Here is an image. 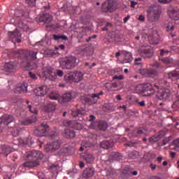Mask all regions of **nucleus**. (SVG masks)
<instances>
[{
    "instance_id": "obj_48",
    "label": "nucleus",
    "mask_w": 179,
    "mask_h": 179,
    "mask_svg": "<svg viewBox=\"0 0 179 179\" xmlns=\"http://www.w3.org/2000/svg\"><path fill=\"white\" fill-rule=\"evenodd\" d=\"M136 103L137 104L140 105V106H141V107H144V106H146L145 100H143V101H140L139 99H136Z\"/></svg>"
},
{
    "instance_id": "obj_6",
    "label": "nucleus",
    "mask_w": 179,
    "mask_h": 179,
    "mask_svg": "<svg viewBox=\"0 0 179 179\" xmlns=\"http://www.w3.org/2000/svg\"><path fill=\"white\" fill-rule=\"evenodd\" d=\"M136 90L140 92V93H143V96H152L155 93V90L150 83L143 85H138L136 87Z\"/></svg>"
},
{
    "instance_id": "obj_1",
    "label": "nucleus",
    "mask_w": 179,
    "mask_h": 179,
    "mask_svg": "<svg viewBox=\"0 0 179 179\" xmlns=\"http://www.w3.org/2000/svg\"><path fill=\"white\" fill-rule=\"evenodd\" d=\"M37 52L29 51V50H19L16 52V56L20 57L24 61L27 62V69L33 71V69H36L37 64L33 62H29V59L35 60L36 59Z\"/></svg>"
},
{
    "instance_id": "obj_27",
    "label": "nucleus",
    "mask_w": 179,
    "mask_h": 179,
    "mask_svg": "<svg viewBox=\"0 0 179 179\" xmlns=\"http://www.w3.org/2000/svg\"><path fill=\"white\" fill-rule=\"evenodd\" d=\"M15 67L12 63L6 64L4 66V71L5 72H8L12 73L15 71Z\"/></svg>"
},
{
    "instance_id": "obj_36",
    "label": "nucleus",
    "mask_w": 179,
    "mask_h": 179,
    "mask_svg": "<svg viewBox=\"0 0 179 179\" xmlns=\"http://www.w3.org/2000/svg\"><path fill=\"white\" fill-rule=\"evenodd\" d=\"M72 99V94L71 92H66L62 96L63 102H69Z\"/></svg>"
},
{
    "instance_id": "obj_30",
    "label": "nucleus",
    "mask_w": 179,
    "mask_h": 179,
    "mask_svg": "<svg viewBox=\"0 0 179 179\" xmlns=\"http://www.w3.org/2000/svg\"><path fill=\"white\" fill-rule=\"evenodd\" d=\"M36 121V117L34 116V117L25 119L22 122V124L25 126L30 125L34 123Z\"/></svg>"
},
{
    "instance_id": "obj_13",
    "label": "nucleus",
    "mask_w": 179,
    "mask_h": 179,
    "mask_svg": "<svg viewBox=\"0 0 179 179\" xmlns=\"http://www.w3.org/2000/svg\"><path fill=\"white\" fill-rule=\"evenodd\" d=\"M140 74L145 77H155L157 76V71L153 69H140Z\"/></svg>"
},
{
    "instance_id": "obj_23",
    "label": "nucleus",
    "mask_w": 179,
    "mask_h": 179,
    "mask_svg": "<svg viewBox=\"0 0 179 179\" xmlns=\"http://www.w3.org/2000/svg\"><path fill=\"white\" fill-rule=\"evenodd\" d=\"M81 157H83V159L87 163V164H92L94 162L95 157L92 154H84L81 155Z\"/></svg>"
},
{
    "instance_id": "obj_49",
    "label": "nucleus",
    "mask_w": 179,
    "mask_h": 179,
    "mask_svg": "<svg viewBox=\"0 0 179 179\" xmlns=\"http://www.w3.org/2000/svg\"><path fill=\"white\" fill-rule=\"evenodd\" d=\"M112 27V24L110 22H107L104 27H102V31H108V28Z\"/></svg>"
},
{
    "instance_id": "obj_43",
    "label": "nucleus",
    "mask_w": 179,
    "mask_h": 179,
    "mask_svg": "<svg viewBox=\"0 0 179 179\" xmlns=\"http://www.w3.org/2000/svg\"><path fill=\"white\" fill-rule=\"evenodd\" d=\"M162 60V62L166 64H172L173 62V58L171 57H165V58H162L160 59Z\"/></svg>"
},
{
    "instance_id": "obj_62",
    "label": "nucleus",
    "mask_w": 179,
    "mask_h": 179,
    "mask_svg": "<svg viewBox=\"0 0 179 179\" xmlns=\"http://www.w3.org/2000/svg\"><path fill=\"white\" fill-rule=\"evenodd\" d=\"M129 19H130V15H127V17H125L123 19L124 23L126 24L129 21Z\"/></svg>"
},
{
    "instance_id": "obj_16",
    "label": "nucleus",
    "mask_w": 179,
    "mask_h": 179,
    "mask_svg": "<svg viewBox=\"0 0 179 179\" xmlns=\"http://www.w3.org/2000/svg\"><path fill=\"white\" fill-rule=\"evenodd\" d=\"M10 38L12 39V42H17L18 43L22 42L21 36L22 34L18 31H13V32H8Z\"/></svg>"
},
{
    "instance_id": "obj_31",
    "label": "nucleus",
    "mask_w": 179,
    "mask_h": 179,
    "mask_svg": "<svg viewBox=\"0 0 179 179\" xmlns=\"http://www.w3.org/2000/svg\"><path fill=\"white\" fill-rule=\"evenodd\" d=\"M64 80L69 83H74L73 72L69 73L64 76Z\"/></svg>"
},
{
    "instance_id": "obj_29",
    "label": "nucleus",
    "mask_w": 179,
    "mask_h": 179,
    "mask_svg": "<svg viewBox=\"0 0 179 179\" xmlns=\"http://www.w3.org/2000/svg\"><path fill=\"white\" fill-rule=\"evenodd\" d=\"M103 94V91H100L99 93L92 94L90 97V101L94 100V103H95L99 99H100V96Z\"/></svg>"
},
{
    "instance_id": "obj_12",
    "label": "nucleus",
    "mask_w": 179,
    "mask_h": 179,
    "mask_svg": "<svg viewBox=\"0 0 179 179\" xmlns=\"http://www.w3.org/2000/svg\"><path fill=\"white\" fill-rule=\"evenodd\" d=\"M48 92L49 88L45 85L37 87L34 90V93L37 96H43L46 95Z\"/></svg>"
},
{
    "instance_id": "obj_20",
    "label": "nucleus",
    "mask_w": 179,
    "mask_h": 179,
    "mask_svg": "<svg viewBox=\"0 0 179 179\" xmlns=\"http://www.w3.org/2000/svg\"><path fill=\"white\" fill-rule=\"evenodd\" d=\"M154 55V51L152 48H144L141 50V52H140V55L143 57L144 58H150L152 57Z\"/></svg>"
},
{
    "instance_id": "obj_61",
    "label": "nucleus",
    "mask_w": 179,
    "mask_h": 179,
    "mask_svg": "<svg viewBox=\"0 0 179 179\" xmlns=\"http://www.w3.org/2000/svg\"><path fill=\"white\" fill-rule=\"evenodd\" d=\"M173 144L175 145V146H176L177 148H179V139H176L173 141Z\"/></svg>"
},
{
    "instance_id": "obj_32",
    "label": "nucleus",
    "mask_w": 179,
    "mask_h": 179,
    "mask_svg": "<svg viewBox=\"0 0 179 179\" xmlns=\"http://www.w3.org/2000/svg\"><path fill=\"white\" fill-rule=\"evenodd\" d=\"M52 17L50 15H43V17H40V21L42 22H45L46 24L50 23L52 22Z\"/></svg>"
},
{
    "instance_id": "obj_15",
    "label": "nucleus",
    "mask_w": 179,
    "mask_h": 179,
    "mask_svg": "<svg viewBox=\"0 0 179 179\" xmlns=\"http://www.w3.org/2000/svg\"><path fill=\"white\" fill-rule=\"evenodd\" d=\"M49 131V127L46 124H42L38 129L35 131V133L40 136H44L47 134Z\"/></svg>"
},
{
    "instance_id": "obj_58",
    "label": "nucleus",
    "mask_w": 179,
    "mask_h": 179,
    "mask_svg": "<svg viewBox=\"0 0 179 179\" xmlns=\"http://www.w3.org/2000/svg\"><path fill=\"white\" fill-rule=\"evenodd\" d=\"M135 132H138V136L141 135L143 133V131L142 129H136Z\"/></svg>"
},
{
    "instance_id": "obj_64",
    "label": "nucleus",
    "mask_w": 179,
    "mask_h": 179,
    "mask_svg": "<svg viewBox=\"0 0 179 179\" xmlns=\"http://www.w3.org/2000/svg\"><path fill=\"white\" fill-rule=\"evenodd\" d=\"M3 179H11V175H10V174H6V175L3 176Z\"/></svg>"
},
{
    "instance_id": "obj_54",
    "label": "nucleus",
    "mask_w": 179,
    "mask_h": 179,
    "mask_svg": "<svg viewBox=\"0 0 179 179\" xmlns=\"http://www.w3.org/2000/svg\"><path fill=\"white\" fill-rule=\"evenodd\" d=\"M105 87L108 91H114L111 84L106 83Z\"/></svg>"
},
{
    "instance_id": "obj_37",
    "label": "nucleus",
    "mask_w": 179,
    "mask_h": 179,
    "mask_svg": "<svg viewBox=\"0 0 179 179\" xmlns=\"http://www.w3.org/2000/svg\"><path fill=\"white\" fill-rule=\"evenodd\" d=\"M27 108L30 113L34 115H37L38 113V109L36 105H28Z\"/></svg>"
},
{
    "instance_id": "obj_59",
    "label": "nucleus",
    "mask_w": 179,
    "mask_h": 179,
    "mask_svg": "<svg viewBox=\"0 0 179 179\" xmlns=\"http://www.w3.org/2000/svg\"><path fill=\"white\" fill-rule=\"evenodd\" d=\"M138 4V3L136 1H131V7L132 8H134L135 6Z\"/></svg>"
},
{
    "instance_id": "obj_8",
    "label": "nucleus",
    "mask_w": 179,
    "mask_h": 179,
    "mask_svg": "<svg viewBox=\"0 0 179 179\" xmlns=\"http://www.w3.org/2000/svg\"><path fill=\"white\" fill-rule=\"evenodd\" d=\"M79 54L90 56L94 53V49L89 45L79 46L77 49Z\"/></svg>"
},
{
    "instance_id": "obj_45",
    "label": "nucleus",
    "mask_w": 179,
    "mask_h": 179,
    "mask_svg": "<svg viewBox=\"0 0 179 179\" xmlns=\"http://www.w3.org/2000/svg\"><path fill=\"white\" fill-rule=\"evenodd\" d=\"M36 0H25V3L29 7H34L36 6Z\"/></svg>"
},
{
    "instance_id": "obj_47",
    "label": "nucleus",
    "mask_w": 179,
    "mask_h": 179,
    "mask_svg": "<svg viewBox=\"0 0 179 179\" xmlns=\"http://www.w3.org/2000/svg\"><path fill=\"white\" fill-rule=\"evenodd\" d=\"M149 141L151 143H155V142H157V141H159V138H157V136H152L150 138Z\"/></svg>"
},
{
    "instance_id": "obj_14",
    "label": "nucleus",
    "mask_w": 179,
    "mask_h": 179,
    "mask_svg": "<svg viewBox=\"0 0 179 179\" xmlns=\"http://www.w3.org/2000/svg\"><path fill=\"white\" fill-rule=\"evenodd\" d=\"M90 127L92 129L106 131V129H107V122L104 121L96 122L92 123L90 125Z\"/></svg>"
},
{
    "instance_id": "obj_22",
    "label": "nucleus",
    "mask_w": 179,
    "mask_h": 179,
    "mask_svg": "<svg viewBox=\"0 0 179 179\" xmlns=\"http://www.w3.org/2000/svg\"><path fill=\"white\" fill-rule=\"evenodd\" d=\"M148 39L152 45L159 44V35L158 34H151L148 36Z\"/></svg>"
},
{
    "instance_id": "obj_46",
    "label": "nucleus",
    "mask_w": 179,
    "mask_h": 179,
    "mask_svg": "<svg viewBox=\"0 0 179 179\" xmlns=\"http://www.w3.org/2000/svg\"><path fill=\"white\" fill-rule=\"evenodd\" d=\"M45 54L47 55L49 57H54L55 55V54L53 52V50H46L45 51Z\"/></svg>"
},
{
    "instance_id": "obj_2",
    "label": "nucleus",
    "mask_w": 179,
    "mask_h": 179,
    "mask_svg": "<svg viewBox=\"0 0 179 179\" xmlns=\"http://www.w3.org/2000/svg\"><path fill=\"white\" fill-rule=\"evenodd\" d=\"M29 161H27L23 164V166L26 168H34L39 165L38 159H42L44 157L41 151L31 150L28 151L26 155Z\"/></svg>"
},
{
    "instance_id": "obj_42",
    "label": "nucleus",
    "mask_w": 179,
    "mask_h": 179,
    "mask_svg": "<svg viewBox=\"0 0 179 179\" xmlns=\"http://www.w3.org/2000/svg\"><path fill=\"white\" fill-rule=\"evenodd\" d=\"M139 157V152L138 151H132L129 153V157L131 159H136Z\"/></svg>"
},
{
    "instance_id": "obj_44",
    "label": "nucleus",
    "mask_w": 179,
    "mask_h": 179,
    "mask_svg": "<svg viewBox=\"0 0 179 179\" xmlns=\"http://www.w3.org/2000/svg\"><path fill=\"white\" fill-rule=\"evenodd\" d=\"M54 39L55 41H59L60 39L67 41L68 38L66 36H65V35H54Z\"/></svg>"
},
{
    "instance_id": "obj_5",
    "label": "nucleus",
    "mask_w": 179,
    "mask_h": 179,
    "mask_svg": "<svg viewBox=\"0 0 179 179\" xmlns=\"http://www.w3.org/2000/svg\"><path fill=\"white\" fill-rule=\"evenodd\" d=\"M60 66L62 69H73L75 66H77V58L74 56H68L62 58L60 61Z\"/></svg>"
},
{
    "instance_id": "obj_24",
    "label": "nucleus",
    "mask_w": 179,
    "mask_h": 179,
    "mask_svg": "<svg viewBox=\"0 0 179 179\" xmlns=\"http://www.w3.org/2000/svg\"><path fill=\"white\" fill-rule=\"evenodd\" d=\"M73 83H79L83 80V74L80 71L73 72Z\"/></svg>"
},
{
    "instance_id": "obj_28",
    "label": "nucleus",
    "mask_w": 179,
    "mask_h": 179,
    "mask_svg": "<svg viewBox=\"0 0 179 179\" xmlns=\"http://www.w3.org/2000/svg\"><path fill=\"white\" fill-rule=\"evenodd\" d=\"M110 158L113 161H120L122 159V155L119 152H112Z\"/></svg>"
},
{
    "instance_id": "obj_50",
    "label": "nucleus",
    "mask_w": 179,
    "mask_h": 179,
    "mask_svg": "<svg viewBox=\"0 0 179 179\" xmlns=\"http://www.w3.org/2000/svg\"><path fill=\"white\" fill-rule=\"evenodd\" d=\"M120 85V81H115L114 83H112L111 86L112 88H117L119 87V85Z\"/></svg>"
},
{
    "instance_id": "obj_25",
    "label": "nucleus",
    "mask_w": 179,
    "mask_h": 179,
    "mask_svg": "<svg viewBox=\"0 0 179 179\" xmlns=\"http://www.w3.org/2000/svg\"><path fill=\"white\" fill-rule=\"evenodd\" d=\"M13 120L14 117L12 115H3L1 117V122H3L6 125H8V124L13 122Z\"/></svg>"
},
{
    "instance_id": "obj_57",
    "label": "nucleus",
    "mask_w": 179,
    "mask_h": 179,
    "mask_svg": "<svg viewBox=\"0 0 179 179\" xmlns=\"http://www.w3.org/2000/svg\"><path fill=\"white\" fill-rule=\"evenodd\" d=\"M141 62H142V58H141V57L136 58V59H135V64L136 65L141 64H142Z\"/></svg>"
},
{
    "instance_id": "obj_26",
    "label": "nucleus",
    "mask_w": 179,
    "mask_h": 179,
    "mask_svg": "<svg viewBox=\"0 0 179 179\" xmlns=\"http://www.w3.org/2000/svg\"><path fill=\"white\" fill-rule=\"evenodd\" d=\"M15 92L20 94L26 93L27 92V85L25 83L17 85Z\"/></svg>"
},
{
    "instance_id": "obj_39",
    "label": "nucleus",
    "mask_w": 179,
    "mask_h": 179,
    "mask_svg": "<svg viewBox=\"0 0 179 179\" xmlns=\"http://www.w3.org/2000/svg\"><path fill=\"white\" fill-rule=\"evenodd\" d=\"M20 143H22L23 145H33V143H34V139L33 138H29L27 140H25V141L20 139Z\"/></svg>"
},
{
    "instance_id": "obj_34",
    "label": "nucleus",
    "mask_w": 179,
    "mask_h": 179,
    "mask_svg": "<svg viewBox=\"0 0 179 179\" xmlns=\"http://www.w3.org/2000/svg\"><path fill=\"white\" fill-rule=\"evenodd\" d=\"M70 127L77 130H80L83 128V126L80 123L76 122H70Z\"/></svg>"
},
{
    "instance_id": "obj_3",
    "label": "nucleus",
    "mask_w": 179,
    "mask_h": 179,
    "mask_svg": "<svg viewBox=\"0 0 179 179\" xmlns=\"http://www.w3.org/2000/svg\"><path fill=\"white\" fill-rule=\"evenodd\" d=\"M162 15V8L159 5L150 6L148 10L147 18L150 23H156L159 20Z\"/></svg>"
},
{
    "instance_id": "obj_17",
    "label": "nucleus",
    "mask_w": 179,
    "mask_h": 179,
    "mask_svg": "<svg viewBox=\"0 0 179 179\" xmlns=\"http://www.w3.org/2000/svg\"><path fill=\"white\" fill-rule=\"evenodd\" d=\"M166 78L172 81L178 80L179 79V69H176L166 73Z\"/></svg>"
},
{
    "instance_id": "obj_53",
    "label": "nucleus",
    "mask_w": 179,
    "mask_h": 179,
    "mask_svg": "<svg viewBox=\"0 0 179 179\" xmlns=\"http://www.w3.org/2000/svg\"><path fill=\"white\" fill-rule=\"evenodd\" d=\"M56 76H59L60 78H62L64 76V73L62 70H57L56 73Z\"/></svg>"
},
{
    "instance_id": "obj_51",
    "label": "nucleus",
    "mask_w": 179,
    "mask_h": 179,
    "mask_svg": "<svg viewBox=\"0 0 179 179\" xmlns=\"http://www.w3.org/2000/svg\"><path fill=\"white\" fill-rule=\"evenodd\" d=\"M29 76L32 79V80H36L38 79L37 76L33 73L31 71H29Z\"/></svg>"
},
{
    "instance_id": "obj_21",
    "label": "nucleus",
    "mask_w": 179,
    "mask_h": 179,
    "mask_svg": "<svg viewBox=\"0 0 179 179\" xmlns=\"http://www.w3.org/2000/svg\"><path fill=\"white\" fill-rule=\"evenodd\" d=\"M70 113L73 117H75V118H77L78 117H81V119H79V120L82 121L83 120L82 117L86 114V111L84 110V109H82L81 110H78L76 111L71 110Z\"/></svg>"
},
{
    "instance_id": "obj_7",
    "label": "nucleus",
    "mask_w": 179,
    "mask_h": 179,
    "mask_svg": "<svg viewBox=\"0 0 179 179\" xmlns=\"http://www.w3.org/2000/svg\"><path fill=\"white\" fill-rule=\"evenodd\" d=\"M117 9V3L115 0H108L102 4L101 10L103 13H113Z\"/></svg>"
},
{
    "instance_id": "obj_63",
    "label": "nucleus",
    "mask_w": 179,
    "mask_h": 179,
    "mask_svg": "<svg viewBox=\"0 0 179 179\" xmlns=\"http://www.w3.org/2000/svg\"><path fill=\"white\" fill-rule=\"evenodd\" d=\"M138 21L144 22L145 21V17L143 15L138 16Z\"/></svg>"
},
{
    "instance_id": "obj_40",
    "label": "nucleus",
    "mask_w": 179,
    "mask_h": 179,
    "mask_svg": "<svg viewBox=\"0 0 179 179\" xmlns=\"http://www.w3.org/2000/svg\"><path fill=\"white\" fill-rule=\"evenodd\" d=\"M60 96V94L57 92H52L49 95V97L51 100H58Z\"/></svg>"
},
{
    "instance_id": "obj_9",
    "label": "nucleus",
    "mask_w": 179,
    "mask_h": 179,
    "mask_svg": "<svg viewBox=\"0 0 179 179\" xmlns=\"http://www.w3.org/2000/svg\"><path fill=\"white\" fill-rule=\"evenodd\" d=\"M43 76L46 79L54 81L57 79V75L55 72L52 71L51 67H45L43 69Z\"/></svg>"
},
{
    "instance_id": "obj_10",
    "label": "nucleus",
    "mask_w": 179,
    "mask_h": 179,
    "mask_svg": "<svg viewBox=\"0 0 179 179\" xmlns=\"http://www.w3.org/2000/svg\"><path fill=\"white\" fill-rule=\"evenodd\" d=\"M171 96V90L169 89H162L157 91V98L159 100L168 99Z\"/></svg>"
},
{
    "instance_id": "obj_19",
    "label": "nucleus",
    "mask_w": 179,
    "mask_h": 179,
    "mask_svg": "<svg viewBox=\"0 0 179 179\" xmlns=\"http://www.w3.org/2000/svg\"><path fill=\"white\" fill-rule=\"evenodd\" d=\"M95 175V169L94 167L86 168L83 173L84 178H90Z\"/></svg>"
},
{
    "instance_id": "obj_4",
    "label": "nucleus",
    "mask_w": 179,
    "mask_h": 179,
    "mask_svg": "<svg viewBox=\"0 0 179 179\" xmlns=\"http://www.w3.org/2000/svg\"><path fill=\"white\" fill-rule=\"evenodd\" d=\"M50 138L52 139V143L47 144L45 150L47 152L57 151L62 145L61 140L57 139V133L52 132L50 134Z\"/></svg>"
},
{
    "instance_id": "obj_52",
    "label": "nucleus",
    "mask_w": 179,
    "mask_h": 179,
    "mask_svg": "<svg viewBox=\"0 0 179 179\" xmlns=\"http://www.w3.org/2000/svg\"><path fill=\"white\" fill-rule=\"evenodd\" d=\"M20 134V129H13V131H12V134L13 136H17Z\"/></svg>"
},
{
    "instance_id": "obj_60",
    "label": "nucleus",
    "mask_w": 179,
    "mask_h": 179,
    "mask_svg": "<svg viewBox=\"0 0 179 179\" xmlns=\"http://www.w3.org/2000/svg\"><path fill=\"white\" fill-rule=\"evenodd\" d=\"M168 31H173L174 30V26L173 25H168L167 26Z\"/></svg>"
},
{
    "instance_id": "obj_38",
    "label": "nucleus",
    "mask_w": 179,
    "mask_h": 179,
    "mask_svg": "<svg viewBox=\"0 0 179 179\" xmlns=\"http://www.w3.org/2000/svg\"><path fill=\"white\" fill-rule=\"evenodd\" d=\"M112 146V143H110L109 141H104L101 143V148L104 150H108Z\"/></svg>"
},
{
    "instance_id": "obj_56",
    "label": "nucleus",
    "mask_w": 179,
    "mask_h": 179,
    "mask_svg": "<svg viewBox=\"0 0 179 179\" xmlns=\"http://www.w3.org/2000/svg\"><path fill=\"white\" fill-rule=\"evenodd\" d=\"M169 52V51H168L167 50H160V56H164L168 55Z\"/></svg>"
},
{
    "instance_id": "obj_41",
    "label": "nucleus",
    "mask_w": 179,
    "mask_h": 179,
    "mask_svg": "<svg viewBox=\"0 0 179 179\" xmlns=\"http://www.w3.org/2000/svg\"><path fill=\"white\" fill-rule=\"evenodd\" d=\"M133 60V57L131 53L127 52L124 57V63H131Z\"/></svg>"
},
{
    "instance_id": "obj_18",
    "label": "nucleus",
    "mask_w": 179,
    "mask_h": 179,
    "mask_svg": "<svg viewBox=\"0 0 179 179\" xmlns=\"http://www.w3.org/2000/svg\"><path fill=\"white\" fill-rule=\"evenodd\" d=\"M57 108V103L53 101H49L48 103L45 105L43 109L45 113H52L56 110Z\"/></svg>"
},
{
    "instance_id": "obj_11",
    "label": "nucleus",
    "mask_w": 179,
    "mask_h": 179,
    "mask_svg": "<svg viewBox=\"0 0 179 179\" xmlns=\"http://www.w3.org/2000/svg\"><path fill=\"white\" fill-rule=\"evenodd\" d=\"M169 17L175 21L179 20V10L176 7L170 6L168 9Z\"/></svg>"
},
{
    "instance_id": "obj_33",
    "label": "nucleus",
    "mask_w": 179,
    "mask_h": 179,
    "mask_svg": "<svg viewBox=\"0 0 179 179\" xmlns=\"http://www.w3.org/2000/svg\"><path fill=\"white\" fill-rule=\"evenodd\" d=\"M2 150L4 152V154L6 155V157L11 152H14V149L10 146V145H5L2 148Z\"/></svg>"
},
{
    "instance_id": "obj_55",
    "label": "nucleus",
    "mask_w": 179,
    "mask_h": 179,
    "mask_svg": "<svg viewBox=\"0 0 179 179\" xmlns=\"http://www.w3.org/2000/svg\"><path fill=\"white\" fill-rule=\"evenodd\" d=\"M113 79L122 80L124 79V76L123 75L115 76H113Z\"/></svg>"
},
{
    "instance_id": "obj_35",
    "label": "nucleus",
    "mask_w": 179,
    "mask_h": 179,
    "mask_svg": "<svg viewBox=\"0 0 179 179\" xmlns=\"http://www.w3.org/2000/svg\"><path fill=\"white\" fill-rule=\"evenodd\" d=\"M64 134H66V137H67V138H71L76 136L75 131L69 129L64 130Z\"/></svg>"
}]
</instances>
